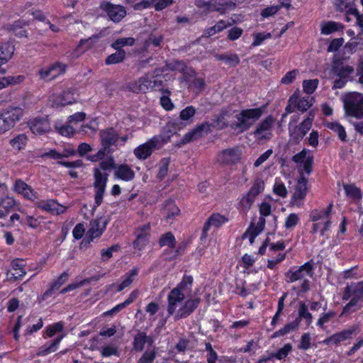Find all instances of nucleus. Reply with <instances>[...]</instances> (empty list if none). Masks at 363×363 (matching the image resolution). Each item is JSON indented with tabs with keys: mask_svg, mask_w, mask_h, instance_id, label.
Here are the masks:
<instances>
[{
	"mask_svg": "<svg viewBox=\"0 0 363 363\" xmlns=\"http://www.w3.org/2000/svg\"><path fill=\"white\" fill-rule=\"evenodd\" d=\"M264 183L262 179L255 180L249 191L242 198L240 204L245 210H249L255 198L264 191Z\"/></svg>",
	"mask_w": 363,
	"mask_h": 363,
	"instance_id": "7",
	"label": "nucleus"
},
{
	"mask_svg": "<svg viewBox=\"0 0 363 363\" xmlns=\"http://www.w3.org/2000/svg\"><path fill=\"white\" fill-rule=\"evenodd\" d=\"M298 317L296 318H299L301 321L302 318H304L306 320V323L309 325L313 320V316L311 313L308 310V306L303 302H299V308H298Z\"/></svg>",
	"mask_w": 363,
	"mask_h": 363,
	"instance_id": "40",
	"label": "nucleus"
},
{
	"mask_svg": "<svg viewBox=\"0 0 363 363\" xmlns=\"http://www.w3.org/2000/svg\"><path fill=\"white\" fill-rule=\"evenodd\" d=\"M275 123L272 116H268L259 123L254 130L255 138L258 140H270L272 137V128Z\"/></svg>",
	"mask_w": 363,
	"mask_h": 363,
	"instance_id": "8",
	"label": "nucleus"
},
{
	"mask_svg": "<svg viewBox=\"0 0 363 363\" xmlns=\"http://www.w3.org/2000/svg\"><path fill=\"white\" fill-rule=\"evenodd\" d=\"M313 267L310 262L305 263L295 271L289 270L286 273L288 282H294L301 279L306 274L312 275Z\"/></svg>",
	"mask_w": 363,
	"mask_h": 363,
	"instance_id": "13",
	"label": "nucleus"
},
{
	"mask_svg": "<svg viewBox=\"0 0 363 363\" xmlns=\"http://www.w3.org/2000/svg\"><path fill=\"white\" fill-rule=\"evenodd\" d=\"M107 220L100 217L90 222V228L87 232V236L90 240L100 237L107 225Z\"/></svg>",
	"mask_w": 363,
	"mask_h": 363,
	"instance_id": "14",
	"label": "nucleus"
},
{
	"mask_svg": "<svg viewBox=\"0 0 363 363\" xmlns=\"http://www.w3.org/2000/svg\"><path fill=\"white\" fill-rule=\"evenodd\" d=\"M48 67H54V69L52 70L51 79H55L58 75L65 73L66 71V65L59 62H56Z\"/></svg>",
	"mask_w": 363,
	"mask_h": 363,
	"instance_id": "55",
	"label": "nucleus"
},
{
	"mask_svg": "<svg viewBox=\"0 0 363 363\" xmlns=\"http://www.w3.org/2000/svg\"><path fill=\"white\" fill-rule=\"evenodd\" d=\"M99 135L101 145V149L107 155L113 153L115 150L112 147L116 145L119 139L118 132L113 128H110L101 130Z\"/></svg>",
	"mask_w": 363,
	"mask_h": 363,
	"instance_id": "5",
	"label": "nucleus"
},
{
	"mask_svg": "<svg viewBox=\"0 0 363 363\" xmlns=\"http://www.w3.org/2000/svg\"><path fill=\"white\" fill-rule=\"evenodd\" d=\"M25 79V77L23 75H17V76H7L3 77V81L5 82L6 86L10 84H18L21 83Z\"/></svg>",
	"mask_w": 363,
	"mask_h": 363,
	"instance_id": "63",
	"label": "nucleus"
},
{
	"mask_svg": "<svg viewBox=\"0 0 363 363\" xmlns=\"http://www.w3.org/2000/svg\"><path fill=\"white\" fill-rule=\"evenodd\" d=\"M185 297L186 296L182 293H180L177 289H173L170 291L167 296V312L169 316L173 315L176 312L178 304L182 303L184 300Z\"/></svg>",
	"mask_w": 363,
	"mask_h": 363,
	"instance_id": "16",
	"label": "nucleus"
},
{
	"mask_svg": "<svg viewBox=\"0 0 363 363\" xmlns=\"http://www.w3.org/2000/svg\"><path fill=\"white\" fill-rule=\"evenodd\" d=\"M358 330V325H353L327 337L323 341V343L326 345H329L330 344L337 345L342 341L352 338V336L357 333Z\"/></svg>",
	"mask_w": 363,
	"mask_h": 363,
	"instance_id": "10",
	"label": "nucleus"
},
{
	"mask_svg": "<svg viewBox=\"0 0 363 363\" xmlns=\"http://www.w3.org/2000/svg\"><path fill=\"white\" fill-rule=\"evenodd\" d=\"M135 43V39L133 38H121L117 39L113 44L112 47L115 50L121 49L122 47L129 45L132 46Z\"/></svg>",
	"mask_w": 363,
	"mask_h": 363,
	"instance_id": "50",
	"label": "nucleus"
},
{
	"mask_svg": "<svg viewBox=\"0 0 363 363\" xmlns=\"http://www.w3.org/2000/svg\"><path fill=\"white\" fill-rule=\"evenodd\" d=\"M273 191L277 195H278L281 197H283V198H285L287 195V190H286L284 183H282L279 180L276 181L274 186Z\"/></svg>",
	"mask_w": 363,
	"mask_h": 363,
	"instance_id": "57",
	"label": "nucleus"
},
{
	"mask_svg": "<svg viewBox=\"0 0 363 363\" xmlns=\"http://www.w3.org/2000/svg\"><path fill=\"white\" fill-rule=\"evenodd\" d=\"M169 162H170V159L168 157L162 158L160 160V167L159 172L157 174V177L160 180L163 179L166 177V175L168 172V167H169Z\"/></svg>",
	"mask_w": 363,
	"mask_h": 363,
	"instance_id": "52",
	"label": "nucleus"
},
{
	"mask_svg": "<svg viewBox=\"0 0 363 363\" xmlns=\"http://www.w3.org/2000/svg\"><path fill=\"white\" fill-rule=\"evenodd\" d=\"M146 338V333L144 332L138 331L135 335L133 342V348L135 351L141 352L145 347Z\"/></svg>",
	"mask_w": 363,
	"mask_h": 363,
	"instance_id": "38",
	"label": "nucleus"
},
{
	"mask_svg": "<svg viewBox=\"0 0 363 363\" xmlns=\"http://www.w3.org/2000/svg\"><path fill=\"white\" fill-rule=\"evenodd\" d=\"M292 161L297 164H301L302 170L307 174H310L313 171V156L309 153L306 149H303L300 152L294 155Z\"/></svg>",
	"mask_w": 363,
	"mask_h": 363,
	"instance_id": "11",
	"label": "nucleus"
},
{
	"mask_svg": "<svg viewBox=\"0 0 363 363\" xmlns=\"http://www.w3.org/2000/svg\"><path fill=\"white\" fill-rule=\"evenodd\" d=\"M200 302V298H189L177 310L174 315V319L177 320L187 318L196 309Z\"/></svg>",
	"mask_w": 363,
	"mask_h": 363,
	"instance_id": "12",
	"label": "nucleus"
},
{
	"mask_svg": "<svg viewBox=\"0 0 363 363\" xmlns=\"http://www.w3.org/2000/svg\"><path fill=\"white\" fill-rule=\"evenodd\" d=\"M236 4L227 0H209L208 12L217 11L220 14H225L227 9L233 10Z\"/></svg>",
	"mask_w": 363,
	"mask_h": 363,
	"instance_id": "17",
	"label": "nucleus"
},
{
	"mask_svg": "<svg viewBox=\"0 0 363 363\" xmlns=\"http://www.w3.org/2000/svg\"><path fill=\"white\" fill-rule=\"evenodd\" d=\"M115 177L125 182L131 181L135 177L133 170L128 164H120L114 174Z\"/></svg>",
	"mask_w": 363,
	"mask_h": 363,
	"instance_id": "24",
	"label": "nucleus"
},
{
	"mask_svg": "<svg viewBox=\"0 0 363 363\" xmlns=\"http://www.w3.org/2000/svg\"><path fill=\"white\" fill-rule=\"evenodd\" d=\"M326 126L328 128L332 130L334 133H335L342 142L347 141V133L345 130V128L339 123H328Z\"/></svg>",
	"mask_w": 363,
	"mask_h": 363,
	"instance_id": "37",
	"label": "nucleus"
},
{
	"mask_svg": "<svg viewBox=\"0 0 363 363\" xmlns=\"http://www.w3.org/2000/svg\"><path fill=\"white\" fill-rule=\"evenodd\" d=\"M138 89L141 92H146L147 90L151 89L152 77L150 78L147 75L140 77L136 82Z\"/></svg>",
	"mask_w": 363,
	"mask_h": 363,
	"instance_id": "43",
	"label": "nucleus"
},
{
	"mask_svg": "<svg viewBox=\"0 0 363 363\" xmlns=\"http://www.w3.org/2000/svg\"><path fill=\"white\" fill-rule=\"evenodd\" d=\"M26 141V135L25 134H19L10 140V144L13 148L20 150L25 147Z\"/></svg>",
	"mask_w": 363,
	"mask_h": 363,
	"instance_id": "45",
	"label": "nucleus"
},
{
	"mask_svg": "<svg viewBox=\"0 0 363 363\" xmlns=\"http://www.w3.org/2000/svg\"><path fill=\"white\" fill-rule=\"evenodd\" d=\"M74 102V90L67 89L63 91L56 99L55 103L61 106H66Z\"/></svg>",
	"mask_w": 363,
	"mask_h": 363,
	"instance_id": "34",
	"label": "nucleus"
},
{
	"mask_svg": "<svg viewBox=\"0 0 363 363\" xmlns=\"http://www.w3.org/2000/svg\"><path fill=\"white\" fill-rule=\"evenodd\" d=\"M23 113L21 108L10 106L2 111L1 116H4L13 128L16 123L21 119Z\"/></svg>",
	"mask_w": 363,
	"mask_h": 363,
	"instance_id": "18",
	"label": "nucleus"
},
{
	"mask_svg": "<svg viewBox=\"0 0 363 363\" xmlns=\"http://www.w3.org/2000/svg\"><path fill=\"white\" fill-rule=\"evenodd\" d=\"M196 109L192 106H189L180 112L179 117L183 121H187L194 116Z\"/></svg>",
	"mask_w": 363,
	"mask_h": 363,
	"instance_id": "60",
	"label": "nucleus"
},
{
	"mask_svg": "<svg viewBox=\"0 0 363 363\" xmlns=\"http://www.w3.org/2000/svg\"><path fill=\"white\" fill-rule=\"evenodd\" d=\"M292 346L291 344H286L282 348L279 349L277 352H272L274 358L283 359L287 357L291 351Z\"/></svg>",
	"mask_w": 363,
	"mask_h": 363,
	"instance_id": "56",
	"label": "nucleus"
},
{
	"mask_svg": "<svg viewBox=\"0 0 363 363\" xmlns=\"http://www.w3.org/2000/svg\"><path fill=\"white\" fill-rule=\"evenodd\" d=\"M63 337L64 335H60L57 336L50 345H44L38 347L36 354L38 356H45L55 352Z\"/></svg>",
	"mask_w": 363,
	"mask_h": 363,
	"instance_id": "23",
	"label": "nucleus"
},
{
	"mask_svg": "<svg viewBox=\"0 0 363 363\" xmlns=\"http://www.w3.org/2000/svg\"><path fill=\"white\" fill-rule=\"evenodd\" d=\"M300 324L299 318H296L294 321L286 324L284 328H281L280 330L276 331L273 335L272 337H277L279 336H284L288 333H289L291 331L294 330L296 329Z\"/></svg>",
	"mask_w": 363,
	"mask_h": 363,
	"instance_id": "36",
	"label": "nucleus"
},
{
	"mask_svg": "<svg viewBox=\"0 0 363 363\" xmlns=\"http://www.w3.org/2000/svg\"><path fill=\"white\" fill-rule=\"evenodd\" d=\"M312 100L313 98L310 97L309 96L299 98L296 94V108L301 112L306 111L311 106H312Z\"/></svg>",
	"mask_w": 363,
	"mask_h": 363,
	"instance_id": "39",
	"label": "nucleus"
},
{
	"mask_svg": "<svg viewBox=\"0 0 363 363\" xmlns=\"http://www.w3.org/2000/svg\"><path fill=\"white\" fill-rule=\"evenodd\" d=\"M68 277L69 274L66 272H63L58 277V279L52 284L50 288L43 294V298L45 299L48 296H50L54 290L58 289L62 284H64L68 280Z\"/></svg>",
	"mask_w": 363,
	"mask_h": 363,
	"instance_id": "32",
	"label": "nucleus"
},
{
	"mask_svg": "<svg viewBox=\"0 0 363 363\" xmlns=\"http://www.w3.org/2000/svg\"><path fill=\"white\" fill-rule=\"evenodd\" d=\"M30 130L35 134H42L50 130V125L46 118H35L30 123Z\"/></svg>",
	"mask_w": 363,
	"mask_h": 363,
	"instance_id": "22",
	"label": "nucleus"
},
{
	"mask_svg": "<svg viewBox=\"0 0 363 363\" xmlns=\"http://www.w3.org/2000/svg\"><path fill=\"white\" fill-rule=\"evenodd\" d=\"M54 69V67H43L38 71V75L40 79L44 81H50L53 79H51L52 75V70Z\"/></svg>",
	"mask_w": 363,
	"mask_h": 363,
	"instance_id": "61",
	"label": "nucleus"
},
{
	"mask_svg": "<svg viewBox=\"0 0 363 363\" xmlns=\"http://www.w3.org/2000/svg\"><path fill=\"white\" fill-rule=\"evenodd\" d=\"M156 354L155 348L152 350L147 349L136 363H153L156 358Z\"/></svg>",
	"mask_w": 363,
	"mask_h": 363,
	"instance_id": "47",
	"label": "nucleus"
},
{
	"mask_svg": "<svg viewBox=\"0 0 363 363\" xmlns=\"http://www.w3.org/2000/svg\"><path fill=\"white\" fill-rule=\"evenodd\" d=\"M227 221L228 219L224 216H222L219 213L212 214L204 223L201 239L204 240L206 238L207 233L211 226L219 228Z\"/></svg>",
	"mask_w": 363,
	"mask_h": 363,
	"instance_id": "15",
	"label": "nucleus"
},
{
	"mask_svg": "<svg viewBox=\"0 0 363 363\" xmlns=\"http://www.w3.org/2000/svg\"><path fill=\"white\" fill-rule=\"evenodd\" d=\"M215 57L217 60L223 61L230 67H235L239 65L240 60L237 54H216Z\"/></svg>",
	"mask_w": 363,
	"mask_h": 363,
	"instance_id": "33",
	"label": "nucleus"
},
{
	"mask_svg": "<svg viewBox=\"0 0 363 363\" xmlns=\"http://www.w3.org/2000/svg\"><path fill=\"white\" fill-rule=\"evenodd\" d=\"M311 338L309 333L303 334L301 337L300 343L298 345V348L303 350L309 349L311 346Z\"/></svg>",
	"mask_w": 363,
	"mask_h": 363,
	"instance_id": "58",
	"label": "nucleus"
},
{
	"mask_svg": "<svg viewBox=\"0 0 363 363\" xmlns=\"http://www.w3.org/2000/svg\"><path fill=\"white\" fill-rule=\"evenodd\" d=\"M192 284L193 277L191 276H184L182 281L174 289H177L184 296H189L191 292Z\"/></svg>",
	"mask_w": 363,
	"mask_h": 363,
	"instance_id": "30",
	"label": "nucleus"
},
{
	"mask_svg": "<svg viewBox=\"0 0 363 363\" xmlns=\"http://www.w3.org/2000/svg\"><path fill=\"white\" fill-rule=\"evenodd\" d=\"M344 190L346 195L354 201H359L362 199V192L359 188L357 187L354 184H344Z\"/></svg>",
	"mask_w": 363,
	"mask_h": 363,
	"instance_id": "35",
	"label": "nucleus"
},
{
	"mask_svg": "<svg viewBox=\"0 0 363 363\" xmlns=\"http://www.w3.org/2000/svg\"><path fill=\"white\" fill-rule=\"evenodd\" d=\"M167 67L168 69L172 71L184 72L186 69V65L182 60H174L167 64Z\"/></svg>",
	"mask_w": 363,
	"mask_h": 363,
	"instance_id": "54",
	"label": "nucleus"
},
{
	"mask_svg": "<svg viewBox=\"0 0 363 363\" xmlns=\"http://www.w3.org/2000/svg\"><path fill=\"white\" fill-rule=\"evenodd\" d=\"M272 35L270 33H257L254 34V41L252 43V46L256 47L259 45L266 39L270 38Z\"/></svg>",
	"mask_w": 363,
	"mask_h": 363,
	"instance_id": "62",
	"label": "nucleus"
},
{
	"mask_svg": "<svg viewBox=\"0 0 363 363\" xmlns=\"http://www.w3.org/2000/svg\"><path fill=\"white\" fill-rule=\"evenodd\" d=\"M319 81L317 79L304 80L303 82V88L304 92L307 94H311L314 92L318 85Z\"/></svg>",
	"mask_w": 363,
	"mask_h": 363,
	"instance_id": "51",
	"label": "nucleus"
},
{
	"mask_svg": "<svg viewBox=\"0 0 363 363\" xmlns=\"http://www.w3.org/2000/svg\"><path fill=\"white\" fill-rule=\"evenodd\" d=\"M136 240L133 242V246L135 248L138 249L139 250H142L146 245L148 237L147 234L145 233L141 232H135Z\"/></svg>",
	"mask_w": 363,
	"mask_h": 363,
	"instance_id": "46",
	"label": "nucleus"
},
{
	"mask_svg": "<svg viewBox=\"0 0 363 363\" xmlns=\"http://www.w3.org/2000/svg\"><path fill=\"white\" fill-rule=\"evenodd\" d=\"M229 115V111L222 108L218 114L213 116V125L220 130L224 129L228 126V123L225 117Z\"/></svg>",
	"mask_w": 363,
	"mask_h": 363,
	"instance_id": "26",
	"label": "nucleus"
},
{
	"mask_svg": "<svg viewBox=\"0 0 363 363\" xmlns=\"http://www.w3.org/2000/svg\"><path fill=\"white\" fill-rule=\"evenodd\" d=\"M336 315L335 312L330 311L326 313L323 314L318 320L317 325L321 328L324 329V324L328 323L332 318Z\"/></svg>",
	"mask_w": 363,
	"mask_h": 363,
	"instance_id": "59",
	"label": "nucleus"
},
{
	"mask_svg": "<svg viewBox=\"0 0 363 363\" xmlns=\"http://www.w3.org/2000/svg\"><path fill=\"white\" fill-rule=\"evenodd\" d=\"M14 52V47L9 43L0 44V60L3 64H6L12 57Z\"/></svg>",
	"mask_w": 363,
	"mask_h": 363,
	"instance_id": "31",
	"label": "nucleus"
},
{
	"mask_svg": "<svg viewBox=\"0 0 363 363\" xmlns=\"http://www.w3.org/2000/svg\"><path fill=\"white\" fill-rule=\"evenodd\" d=\"M63 328L64 325L62 322H57L49 325L46 329L44 337H52L55 336L56 333H61L63 330Z\"/></svg>",
	"mask_w": 363,
	"mask_h": 363,
	"instance_id": "44",
	"label": "nucleus"
},
{
	"mask_svg": "<svg viewBox=\"0 0 363 363\" xmlns=\"http://www.w3.org/2000/svg\"><path fill=\"white\" fill-rule=\"evenodd\" d=\"M354 72V68L352 66L346 65L340 67L334 68V72L340 78L347 79Z\"/></svg>",
	"mask_w": 363,
	"mask_h": 363,
	"instance_id": "49",
	"label": "nucleus"
},
{
	"mask_svg": "<svg viewBox=\"0 0 363 363\" xmlns=\"http://www.w3.org/2000/svg\"><path fill=\"white\" fill-rule=\"evenodd\" d=\"M108 176V174L107 173L102 174L98 168H95L94 169V186L96 189L94 197L96 207L99 206L103 201V196L106 189Z\"/></svg>",
	"mask_w": 363,
	"mask_h": 363,
	"instance_id": "6",
	"label": "nucleus"
},
{
	"mask_svg": "<svg viewBox=\"0 0 363 363\" xmlns=\"http://www.w3.org/2000/svg\"><path fill=\"white\" fill-rule=\"evenodd\" d=\"M311 128L308 123H305L303 121L299 125L294 127V130L290 132V135L296 143H298Z\"/></svg>",
	"mask_w": 363,
	"mask_h": 363,
	"instance_id": "25",
	"label": "nucleus"
},
{
	"mask_svg": "<svg viewBox=\"0 0 363 363\" xmlns=\"http://www.w3.org/2000/svg\"><path fill=\"white\" fill-rule=\"evenodd\" d=\"M300 218L296 213H290L286 218L284 227L287 230H292L298 223Z\"/></svg>",
	"mask_w": 363,
	"mask_h": 363,
	"instance_id": "53",
	"label": "nucleus"
},
{
	"mask_svg": "<svg viewBox=\"0 0 363 363\" xmlns=\"http://www.w3.org/2000/svg\"><path fill=\"white\" fill-rule=\"evenodd\" d=\"M125 57V52L123 49H118L115 53L110 55L106 60L107 65L121 62Z\"/></svg>",
	"mask_w": 363,
	"mask_h": 363,
	"instance_id": "41",
	"label": "nucleus"
},
{
	"mask_svg": "<svg viewBox=\"0 0 363 363\" xmlns=\"http://www.w3.org/2000/svg\"><path fill=\"white\" fill-rule=\"evenodd\" d=\"M307 183L308 179L303 175L302 172H301V177L298 179L297 184L293 194V199L301 200L305 198L308 190Z\"/></svg>",
	"mask_w": 363,
	"mask_h": 363,
	"instance_id": "21",
	"label": "nucleus"
},
{
	"mask_svg": "<svg viewBox=\"0 0 363 363\" xmlns=\"http://www.w3.org/2000/svg\"><path fill=\"white\" fill-rule=\"evenodd\" d=\"M101 8L106 11L110 20L115 23L120 22L126 16L125 8L121 5L104 2L101 4Z\"/></svg>",
	"mask_w": 363,
	"mask_h": 363,
	"instance_id": "9",
	"label": "nucleus"
},
{
	"mask_svg": "<svg viewBox=\"0 0 363 363\" xmlns=\"http://www.w3.org/2000/svg\"><path fill=\"white\" fill-rule=\"evenodd\" d=\"M266 106L258 108L243 109L235 116L236 121L230 124V128L240 133L248 130L263 115Z\"/></svg>",
	"mask_w": 363,
	"mask_h": 363,
	"instance_id": "1",
	"label": "nucleus"
},
{
	"mask_svg": "<svg viewBox=\"0 0 363 363\" xmlns=\"http://www.w3.org/2000/svg\"><path fill=\"white\" fill-rule=\"evenodd\" d=\"M38 207L43 211L52 213L60 214L62 212V211H60L59 209L62 206L53 199L43 201L38 204Z\"/></svg>",
	"mask_w": 363,
	"mask_h": 363,
	"instance_id": "29",
	"label": "nucleus"
},
{
	"mask_svg": "<svg viewBox=\"0 0 363 363\" xmlns=\"http://www.w3.org/2000/svg\"><path fill=\"white\" fill-rule=\"evenodd\" d=\"M343 28L344 26L339 23L329 21L322 25L321 33L325 35H329L340 29H342Z\"/></svg>",
	"mask_w": 363,
	"mask_h": 363,
	"instance_id": "42",
	"label": "nucleus"
},
{
	"mask_svg": "<svg viewBox=\"0 0 363 363\" xmlns=\"http://www.w3.org/2000/svg\"><path fill=\"white\" fill-rule=\"evenodd\" d=\"M240 150L238 147L229 148L221 152L219 160L225 164H234L240 160Z\"/></svg>",
	"mask_w": 363,
	"mask_h": 363,
	"instance_id": "19",
	"label": "nucleus"
},
{
	"mask_svg": "<svg viewBox=\"0 0 363 363\" xmlns=\"http://www.w3.org/2000/svg\"><path fill=\"white\" fill-rule=\"evenodd\" d=\"M344 106L347 115L363 118V94L357 92L350 94L345 99Z\"/></svg>",
	"mask_w": 363,
	"mask_h": 363,
	"instance_id": "3",
	"label": "nucleus"
},
{
	"mask_svg": "<svg viewBox=\"0 0 363 363\" xmlns=\"http://www.w3.org/2000/svg\"><path fill=\"white\" fill-rule=\"evenodd\" d=\"M162 144V140L160 137H153L145 143L137 147L133 152L138 159L146 160L154 150H159Z\"/></svg>",
	"mask_w": 363,
	"mask_h": 363,
	"instance_id": "4",
	"label": "nucleus"
},
{
	"mask_svg": "<svg viewBox=\"0 0 363 363\" xmlns=\"http://www.w3.org/2000/svg\"><path fill=\"white\" fill-rule=\"evenodd\" d=\"M138 274V270L136 268L131 269L124 276V279L121 284L117 285L111 284L107 286V290L111 291L116 289V291H121L126 287L129 286L133 281L134 277Z\"/></svg>",
	"mask_w": 363,
	"mask_h": 363,
	"instance_id": "20",
	"label": "nucleus"
},
{
	"mask_svg": "<svg viewBox=\"0 0 363 363\" xmlns=\"http://www.w3.org/2000/svg\"><path fill=\"white\" fill-rule=\"evenodd\" d=\"M204 130H206V133L211 130L210 125L208 123H203L198 125L191 132L186 133L183 138V141L184 143H189L192 140L193 138L200 137L201 135V133Z\"/></svg>",
	"mask_w": 363,
	"mask_h": 363,
	"instance_id": "27",
	"label": "nucleus"
},
{
	"mask_svg": "<svg viewBox=\"0 0 363 363\" xmlns=\"http://www.w3.org/2000/svg\"><path fill=\"white\" fill-rule=\"evenodd\" d=\"M344 300L350 299V302L344 307L343 313H352L362 308L363 301V281L347 285L344 290Z\"/></svg>",
	"mask_w": 363,
	"mask_h": 363,
	"instance_id": "2",
	"label": "nucleus"
},
{
	"mask_svg": "<svg viewBox=\"0 0 363 363\" xmlns=\"http://www.w3.org/2000/svg\"><path fill=\"white\" fill-rule=\"evenodd\" d=\"M175 242V238L172 233H167L162 235L159 241L161 247L168 246L169 247H174Z\"/></svg>",
	"mask_w": 363,
	"mask_h": 363,
	"instance_id": "48",
	"label": "nucleus"
},
{
	"mask_svg": "<svg viewBox=\"0 0 363 363\" xmlns=\"http://www.w3.org/2000/svg\"><path fill=\"white\" fill-rule=\"evenodd\" d=\"M234 21H233L230 23H226L223 20L219 21L216 25H214L212 27L206 28L203 32L204 37H210L218 33L221 32L225 28L231 26L234 23Z\"/></svg>",
	"mask_w": 363,
	"mask_h": 363,
	"instance_id": "28",
	"label": "nucleus"
},
{
	"mask_svg": "<svg viewBox=\"0 0 363 363\" xmlns=\"http://www.w3.org/2000/svg\"><path fill=\"white\" fill-rule=\"evenodd\" d=\"M166 207L167 208V210L168 211L166 216L167 220L173 218L176 215H178L180 211L179 208L176 206L173 202L167 203Z\"/></svg>",
	"mask_w": 363,
	"mask_h": 363,
	"instance_id": "64",
	"label": "nucleus"
}]
</instances>
